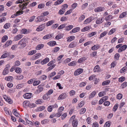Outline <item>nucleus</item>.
Masks as SVG:
<instances>
[{
  "mask_svg": "<svg viewBox=\"0 0 127 127\" xmlns=\"http://www.w3.org/2000/svg\"><path fill=\"white\" fill-rule=\"evenodd\" d=\"M28 39V38H25L22 39L18 42V45H20L21 48H23L26 46V42Z\"/></svg>",
  "mask_w": 127,
  "mask_h": 127,
  "instance_id": "1",
  "label": "nucleus"
},
{
  "mask_svg": "<svg viewBox=\"0 0 127 127\" xmlns=\"http://www.w3.org/2000/svg\"><path fill=\"white\" fill-rule=\"evenodd\" d=\"M105 8L102 6H99L95 8L94 10L95 12H99L104 11Z\"/></svg>",
  "mask_w": 127,
  "mask_h": 127,
  "instance_id": "2",
  "label": "nucleus"
},
{
  "mask_svg": "<svg viewBox=\"0 0 127 127\" xmlns=\"http://www.w3.org/2000/svg\"><path fill=\"white\" fill-rule=\"evenodd\" d=\"M104 21L103 18L101 17L97 18L95 21L96 23L97 24H99L102 23Z\"/></svg>",
  "mask_w": 127,
  "mask_h": 127,
  "instance_id": "3",
  "label": "nucleus"
},
{
  "mask_svg": "<svg viewBox=\"0 0 127 127\" xmlns=\"http://www.w3.org/2000/svg\"><path fill=\"white\" fill-rule=\"evenodd\" d=\"M67 97L66 93H64L60 95L58 98V100L63 99Z\"/></svg>",
  "mask_w": 127,
  "mask_h": 127,
  "instance_id": "4",
  "label": "nucleus"
},
{
  "mask_svg": "<svg viewBox=\"0 0 127 127\" xmlns=\"http://www.w3.org/2000/svg\"><path fill=\"white\" fill-rule=\"evenodd\" d=\"M83 69L82 68H79L77 69L74 73L75 76L78 75L82 72Z\"/></svg>",
  "mask_w": 127,
  "mask_h": 127,
  "instance_id": "5",
  "label": "nucleus"
},
{
  "mask_svg": "<svg viewBox=\"0 0 127 127\" xmlns=\"http://www.w3.org/2000/svg\"><path fill=\"white\" fill-rule=\"evenodd\" d=\"M127 46L126 45H124L118 49V52H121L125 50L127 48Z\"/></svg>",
  "mask_w": 127,
  "mask_h": 127,
  "instance_id": "6",
  "label": "nucleus"
},
{
  "mask_svg": "<svg viewBox=\"0 0 127 127\" xmlns=\"http://www.w3.org/2000/svg\"><path fill=\"white\" fill-rule=\"evenodd\" d=\"M41 56V54L40 53H37L33 55L32 57V60H34L40 57Z\"/></svg>",
  "mask_w": 127,
  "mask_h": 127,
  "instance_id": "7",
  "label": "nucleus"
},
{
  "mask_svg": "<svg viewBox=\"0 0 127 127\" xmlns=\"http://www.w3.org/2000/svg\"><path fill=\"white\" fill-rule=\"evenodd\" d=\"M77 45L76 42H72L69 45L68 47L70 48H73L76 47Z\"/></svg>",
  "mask_w": 127,
  "mask_h": 127,
  "instance_id": "8",
  "label": "nucleus"
},
{
  "mask_svg": "<svg viewBox=\"0 0 127 127\" xmlns=\"http://www.w3.org/2000/svg\"><path fill=\"white\" fill-rule=\"evenodd\" d=\"M80 30V29L79 27H76L73 29L71 31L70 33H74L78 32Z\"/></svg>",
  "mask_w": 127,
  "mask_h": 127,
  "instance_id": "9",
  "label": "nucleus"
},
{
  "mask_svg": "<svg viewBox=\"0 0 127 127\" xmlns=\"http://www.w3.org/2000/svg\"><path fill=\"white\" fill-rule=\"evenodd\" d=\"M49 61V59L48 58H46L41 62V64L42 65L45 64Z\"/></svg>",
  "mask_w": 127,
  "mask_h": 127,
  "instance_id": "10",
  "label": "nucleus"
},
{
  "mask_svg": "<svg viewBox=\"0 0 127 127\" xmlns=\"http://www.w3.org/2000/svg\"><path fill=\"white\" fill-rule=\"evenodd\" d=\"M24 97L26 99L30 98L31 97V93H27L24 95Z\"/></svg>",
  "mask_w": 127,
  "mask_h": 127,
  "instance_id": "11",
  "label": "nucleus"
},
{
  "mask_svg": "<svg viewBox=\"0 0 127 127\" xmlns=\"http://www.w3.org/2000/svg\"><path fill=\"white\" fill-rule=\"evenodd\" d=\"M44 27L45 26L43 25H40L37 28L36 30L38 32L42 31L44 29Z\"/></svg>",
  "mask_w": 127,
  "mask_h": 127,
  "instance_id": "12",
  "label": "nucleus"
},
{
  "mask_svg": "<svg viewBox=\"0 0 127 127\" xmlns=\"http://www.w3.org/2000/svg\"><path fill=\"white\" fill-rule=\"evenodd\" d=\"M53 35L52 34H47L43 37V39H48L51 38L52 36Z\"/></svg>",
  "mask_w": 127,
  "mask_h": 127,
  "instance_id": "13",
  "label": "nucleus"
},
{
  "mask_svg": "<svg viewBox=\"0 0 127 127\" xmlns=\"http://www.w3.org/2000/svg\"><path fill=\"white\" fill-rule=\"evenodd\" d=\"M100 48L99 45L98 44L95 45L92 47L91 49L94 51H95L99 49Z\"/></svg>",
  "mask_w": 127,
  "mask_h": 127,
  "instance_id": "14",
  "label": "nucleus"
},
{
  "mask_svg": "<svg viewBox=\"0 0 127 127\" xmlns=\"http://www.w3.org/2000/svg\"><path fill=\"white\" fill-rule=\"evenodd\" d=\"M44 44H42L38 45L36 47L35 49L37 50H39L42 48L44 47Z\"/></svg>",
  "mask_w": 127,
  "mask_h": 127,
  "instance_id": "15",
  "label": "nucleus"
},
{
  "mask_svg": "<svg viewBox=\"0 0 127 127\" xmlns=\"http://www.w3.org/2000/svg\"><path fill=\"white\" fill-rule=\"evenodd\" d=\"M56 44V41H50L47 43V44L51 46H53Z\"/></svg>",
  "mask_w": 127,
  "mask_h": 127,
  "instance_id": "16",
  "label": "nucleus"
},
{
  "mask_svg": "<svg viewBox=\"0 0 127 127\" xmlns=\"http://www.w3.org/2000/svg\"><path fill=\"white\" fill-rule=\"evenodd\" d=\"M23 37V35L22 34H19L16 36L14 37V39L15 41H17Z\"/></svg>",
  "mask_w": 127,
  "mask_h": 127,
  "instance_id": "17",
  "label": "nucleus"
},
{
  "mask_svg": "<svg viewBox=\"0 0 127 127\" xmlns=\"http://www.w3.org/2000/svg\"><path fill=\"white\" fill-rule=\"evenodd\" d=\"M86 60V58L85 57L81 58L78 60L77 61V63H81Z\"/></svg>",
  "mask_w": 127,
  "mask_h": 127,
  "instance_id": "18",
  "label": "nucleus"
},
{
  "mask_svg": "<svg viewBox=\"0 0 127 127\" xmlns=\"http://www.w3.org/2000/svg\"><path fill=\"white\" fill-rule=\"evenodd\" d=\"M112 19V16L111 15H109L107 16L105 18V20L107 22Z\"/></svg>",
  "mask_w": 127,
  "mask_h": 127,
  "instance_id": "19",
  "label": "nucleus"
},
{
  "mask_svg": "<svg viewBox=\"0 0 127 127\" xmlns=\"http://www.w3.org/2000/svg\"><path fill=\"white\" fill-rule=\"evenodd\" d=\"M92 21V17H89L84 22V24H86L89 23Z\"/></svg>",
  "mask_w": 127,
  "mask_h": 127,
  "instance_id": "20",
  "label": "nucleus"
},
{
  "mask_svg": "<svg viewBox=\"0 0 127 127\" xmlns=\"http://www.w3.org/2000/svg\"><path fill=\"white\" fill-rule=\"evenodd\" d=\"M75 38V37L73 36H71L68 37L66 38L67 42H70L74 40Z\"/></svg>",
  "mask_w": 127,
  "mask_h": 127,
  "instance_id": "21",
  "label": "nucleus"
},
{
  "mask_svg": "<svg viewBox=\"0 0 127 127\" xmlns=\"http://www.w3.org/2000/svg\"><path fill=\"white\" fill-rule=\"evenodd\" d=\"M78 124V122L77 120H73L72 122V125L73 127H76Z\"/></svg>",
  "mask_w": 127,
  "mask_h": 127,
  "instance_id": "22",
  "label": "nucleus"
},
{
  "mask_svg": "<svg viewBox=\"0 0 127 127\" xmlns=\"http://www.w3.org/2000/svg\"><path fill=\"white\" fill-rule=\"evenodd\" d=\"M91 28V27L90 26L85 27L81 30V31L82 32H85L88 31Z\"/></svg>",
  "mask_w": 127,
  "mask_h": 127,
  "instance_id": "23",
  "label": "nucleus"
},
{
  "mask_svg": "<svg viewBox=\"0 0 127 127\" xmlns=\"http://www.w3.org/2000/svg\"><path fill=\"white\" fill-rule=\"evenodd\" d=\"M99 65H96L94 67L93 71L94 72H97L99 70Z\"/></svg>",
  "mask_w": 127,
  "mask_h": 127,
  "instance_id": "24",
  "label": "nucleus"
},
{
  "mask_svg": "<svg viewBox=\"0 0 127 127\" xmlns=\"http://www.w3.org/2000/svg\"><path fill=\"white\" fill-rule=\"evenodd\" d=\"M12 41L11 40L7 41L4 46V47L5 48H6V47L9 46L12 43Z\"/></svg>",
  "mask_w": 127,
  "mask_h": 127,
  "instance_id": "25",
  "label": "nucleus"
},
{
  "mask_svg": "<svg viewBox=\"0 0 127 127\" xmlns=\"http://www.w3.org/2000/svg\"><path fill=\"white\" fill-rule=\"evenodd\" d=\"M63 34L62 33H59L55 37V38L57 39L58 40L62 38L63 36Z\"/></svg>",
  "mask_w": 127,
  "mask_h": 127,
  "instance_id": "26",
  "label": "nucleus"
},
{
  "mask_svg": "<svg viewBox=\"0 0 127 127\" xmlns=\"http://www.w3.org/2000/svg\"><path fill=\"white\" fill-rule=\"evenodd\" d=\"M45 108V107L44 106H42L39 107H38L37 108V111H42Z\"/></svg>",
  "mask_w": 127,
  "mask_h": 127,
  "instance_id": "27",
  "label": "nucleus"
},
{
  "mask_svg": "<svg viewBox=\"0 0 127 127\" xmlns=\"http://www.w3.org/2000/svg\"><path fill=\"white\" fill-rule=\"evenodd\" d=\"M110 83V81L107 80L103 82L102 83V85L105 86L109 84Z\"/></svg>",
  "mask_w": 127,
  "mask_h": 127,
  "instance_id": "28",
  "label": "nucleus"
},
{
  "mask_svg": "<svg viewBox=\"0 0 127 127\" xmlns=\"http://www.w3.org/2000/svg\"><path fill=\"white\" fill-rule=\"evenodd\" d=\"M37 22H40L44 20V19L42 16H38L37 18Z\"/></svg>",
  "mask_w": 127,
  "mask_h": 127,
  "instance_id": "29",
  "label": "nucleus"
},
{
  "mask_svg": "<svg viewBox=\"0 0 127 127\" xmlns=\"http://www.w3.org/2000/svg\"><path fill=\"white\" fill-rule=\"evenodd\" d=\"M108 33L107 31H105L101 33L100 35L99 38L101 39L104 36H105Z\"/></svg>",
  "mask_w": 127,
  "mask_h": 127,
  "instance_id": "30",
  "label": "nucleus"
},
{
  "mask_svg": "<svg viewBox=\"0 0 127 127\" xmlns=\"http://www.w3.org/2000/svg\"><path fill=\"white\" fill-rule=\"evenodd\" d=\"M73 27V26L72 25H69L65 27V30L67 31H69L72 29Z\"/></svg>",
  "mask_w": 127,
  "mask_h": 127,
  "instance_id": "31",
  "label": "nucleus"
},
{
  "mask_svg": "<svg viewBox=\"0 0 127 127\" xmlns=\"http://www.w3.org/2000/svg\"><path fill=\"white\" fill-rule=\"evenodd\" d=\"M96 94V93L95 91H93L90 95L89 97V99H91L94 97Z\"/></svg>",
  "mask_w": 127,
  "mask_h": 127,
  "instance_id": "32",
  "label": "nucleus"
},
{
  "mask_svg": "<svg viewBox=\"0 0 127 127\" xmlns=\"http://www.w3.org/2000/svg\"><path fill=\"white\" fill-rule=\"evenodd\" d=\"M37 88L38 89L37 90V92L38 93L41 92L43 89V88L40 85L38 86Z\"/></svg>",
  "mask_w": 127,
  "mask_h": 127,
  "instance_id": "33",
  "label": "nucleus"
},
{
  "mask_svg": "<svg viewBox=\"0 0 127 127\" xmlns=\"http://www.w3.org/2000/svg\"><path fill=\"white\" fill-rule=\"evenodd\" d=\"M76 64V61H73L68 64V65L70 66H75Z\"/></svg>",
  "mask_w": 127,
  "mask_h": 127,
  "instance_id": "34",
  "label": "nucleus"
},
{
  "mask_svg": "<svg viewBox=\"0 0 127 127\" xmlns=\"http://www.w3.org/2000/svg\"><path fill=\"white\" fill-rule=\"evenodd\" d=\"M26 1H27L26 2L23 3V6L22 7V8H21L22 10H23L25 8H26V6L29 3V1H27V0Z\"/></svg>",
  "mask_w": 127,
  "mask_h": 127,
  "instance_id": "35",
  "label": "nucleus"
},
{
  "mask_svg": "<svg viewBox=\"0 0 127 127\" xmlns=\"http://www.w3.org/2000/svg\"><path fill=\"white\" fill-rule=\"evenodd\" d=\"M64 1V0H58L55 2L54 5H57L58 4H59L63 2Z\"/></svg>",
  "mask_w": 127,
  "mask_h": 127,
  "instance_id": "36",
  "label": "nucleus"
},
{
  "mask_svg": "<svg viewBox=\"0 0 127 127\" xmlns=\"http://www.w3.org/2000/svg\"><path fill=\"white\" fill-rule=\"evenodd\" d=\"M8 38V36L6 35H4L3 37L1 39V42H4L6 41L7 40Z\"/></svg>",
  "mask_w": 127,
  "mask_h": 127,
  "instance_id": "37",
  "label": "nucleus"
},
{
  "mask_svg": "<svg viewBox=\"0 0 127 127\" xmlns=\"http://www.w3.org/2000/svg\"><path fill=\"white\" fill-rule=\"evenodd\" d=\"M9 71L7 68H5L2 72V74L3 75H5L7 74Z\"/></svg>",
  "mask_w": 127,
  "mask_h": 127,
  "instance_id": "38",
  "label": "nucleus"
},
{
  "mask_svg": "<svg viewBox=\"0 0 127 127\" xmlns=\"http://www.w3.org/2000/svg\"><path fill=\"white\" fill-rule=\"evenodd\" d=\"M9 55V53L8 52L5 53L3 54L1 57V59L7 57Z\"/></svg>",
  "mask_w": 127,
  "mask_h": 127,
  "instance_id": "39",
  "label": "nucleus"
},
{
  "mask_svg": "<svg viewBox=\"0 0 127 127\" xmlns=\"http://www.w3.org/2000/svg\"><path fill=\"white\" fill-rule=\"evenodd\" d=\"M13 113L16 117H18L20 116L19 114L17 111L16 110H13L12 111Z\"/></svg>",
  "mask_w": 127,
  "mask_h": 127,
  "instance_id": "40",
  "label": "nucleus"
},
{
  "mask_svg": "<svg viewBox=\"0 0 127 127\" xmlns=\"http://www.w3.org/2000/svg\"><path fill=\"white\" fill-rule=\"evenodd\" d=\"M86 111V109L85 108H82L80 110V114H82L84 113Z\"/></svg>",
  "mask_w": 127,
  "mask_h": 127,
  "instance_id": "41",
  "label": "nucleus"
},
{
  "mask_svg": "<svg viewBox=\"0 0 127 127\" xmlns=\"http://www.w3.org/2000/svg\"><path fill=\"white\" fill-rule=\"evenodd\" d=\"M127 69V67L126 66L124 67H123L120 70V73H123L126 71Z\"/></svg>",
  "mask_w": 127,
  "mask_h": 127,
  "instance_id": "42",
  "label": "nucleus"
},
{
  "mask_svg": "<svg viewBox=\"0 0 127 127\" xmlns=\"http://www.w3.org/2000/svg\"><path fill=\"white\" fill-rule=\"evenodd\" d=\"M54 22L55 21L53 20L49 21L47 24V26H49L53 24L54 23Z\"/></svg>",
  "mask_w": 127,
  "mask_h": 127,
  "instance_id": "43",
  "label": "nucleus"
},
{
  "mask_svg": "<svg viewBox=\"0 0 127 127\" xmlns=\"http://www.w3.org/2000/svg\"><path fill=\"white\" fill-rule=\"evenodd\" d=\"M37 51L35 50H33L29 52L28 53V55H32L33 54L35 53Z\"/></svg>",
  "mask_w": 127,
  "mask_h": 127,
  "instance_id": "44",
  "label": "nucleus"
},
{
  "mask_svg": "<svg viewBox=\"0 0 127 127\" xmlns=\"http://www.w3.org/2000/svg\"><path fill=\"white\" fill-rule=\"evenodd\" d=\"M10 24L9 23H7L5 24L4 26V28L5 29L9 28L10 27Z\"/></svg>",
  "mask_w": 127,
  "mask_h": 127,
  "instance_id": "45",
  "label": "nucleus"
},
{
  "mask_svg": "<svg viewBox=\"0 0 127 127\" xmlns=\"http://www.w3.org/2000/svg\"><path fill=\"white\" fill-rule=\"evenodd\" d=\"M84 104V102L83 100L82 101L78 104L79 108H81Z\"/></svg>",
  "mask_w": 127,
  "mask_h": 127,
  "instance_id": "46",
  "label": "nucleus"
},
{
  "mask_svg": "<svg viewBox=\"0 0 127 127\" xmlns=\"http://www.w3.org/2000/svg\"><path fill=\"white\" fill-rule=\"evenodd\" d=\"M116 31V29L115 28H113L111 29L108 33L109 35H111L114 33Z\"/></svg>",
  "mask_w": 127,
  "mask_h": 127,
  "instance_id": "47",
  "label": "nucleus"
},
{
  "mask_svg": "<svg viewBox=\"0 0 127 127\" xmlns=\"http://www.w3.org/2000/svg\"><path fill=\"white\" fill-rule=\"evenodd\" d=\"M30 103L29 101H24L23 103V105L24 107L28 106Z\"/></svg>",
  "mask_w": 127,
  "mask_h": 127,
  "instance_id": "48",
  "label": "nucleus"
},
{
  "mask_svg": "<svg viewBox=\"0 0 127 127\" xmlns=\"http://www.w3.org/2000/svg\"><path fill=\"white\" fill-rule=\"evenodd\" d=\"M13 79V77L12 76L7 77L5 78V79L6 80L8 81H11Z\"/></svg>",
  "mask_w": 127,
  "mask_h": 127,
  "instance_id": "49",
  "label": "nucleus"
},
{
  "mask_svg": "<svg viewBox=\"0 0 127 127\" xmlns=\"http://www.w3.org/2000/svg\"><path fill=\"white\" fill-rule=\"evenodd\" d=\"M40 83V81L39 80L34 81L33 83V85L34 86H36L38 85Z\"/></svg>",
  "mask_w": 127,
  "mask_h": 127,
  "instance_id": "50",
  "label": "nucleus"
},
{
  "mask_svg": "<svg viewBox=\"0 0 127 127\" xmlns=\"http://www.w3.org/2000/svg\"><path fill=\"white\" fill-rule=\"evenodd\" d=\"M85 16L84 15H82L79 18L78 21L80 22L82 21L85 18Z\"/></svg>",
  "mask_w": 127,
  "mask_h": 127,
  "instance_id": "51",
  "label": "nucleus"
},
{
  "mask_svg": "<svg viewBox=\"0 0 127 127\" xmlns=\"http://www.w3.org/2000/svg\"><path fill=\"white\" fill-rule=\"evenodd\" d=\"M22 71L21 69L20 68L17 67L15 69V71L17 73H21Z\"/></svg>",
  "mask_w": 127,
  "mask_h": 127,
  "instance_id": "52",
  "label": "nucleus"
},
{
  "mask_svg": "<svg viewBox=\"0 0 127 127\" xmlns=\"http://www.w3.org/2000/svg\"><path fill=\"white\" fill-rule=\"evenodd\" d=\"M126 12H124L122 13L120 15L119 18H122L125 17L126 15Z\"/></svg>",
  "mask_w": 127,
  "mask_h": 127,
  "instance_id": "53",
  "label": "nucleus"
},
{
  "mask_svg": "<svg viewBox=\"0 0 127 127\" xmlns=\"http://www.w3.org/2000/svg\"><path fill=\"white\" fill-rule=\"evenodd\" d=\"M21 32L22 33L24 34H26L28 33L27 30L25 29H22L21 31Z\"/></svg>",
  "mask_w": 127,
  "mask_h": 127,
  "instance_id": "54",
  "label": "nucleus"
},
{
  "mask_svg": "<svg viewBox=\"0 0 127 127\" xmlns=\"http://www.w3.org/2000/svg\"><path fill=\"white\" fill-rule=\"evenodd\" d=\"M125 77L123 76H122L119 79V81L120 82H122L125 80Z\"/></svg>",
  "mask_w": 127,
  "mask_h": 127,
  "instance_id": "55",
  "label": "nucleus"
},
{
  "mask_svg": "<svg viewBox=\"0 0 127 127\" xmlns=\"http://www.w3.org/2000/svg\"><path fill=\"white\" fill-rule=\"evenodd\" d=\"M42 103V99H38L36 100L35 103L36 104H38Z\"/></svg>",
  "mask_w": 127,
  "mask_h": 127,
  "instance_id": "56",
  "label": "nucleus"
},
{
  "mask_svg": "<svg viewBox=\"0 0 127 127\" xmlns=\"http://www.w3.org/2000/svg\"><path fill=\"white\" fill-rule=\"evenodd\" d=\"M110 122L109 121L106 122L104 125V127H109L110 125Z\"/></svg>",
  "mask_w": 127,
  "mask_h": 127,
  "instance_id": "57",
  "label": "nucleus"
},
{
  "mask_svg": "<svg viewBox=\"0 0 127 127\" xmlns=\"http://www.w3.org/2000/svg\"><path fill=\"white\" fill-rule=\"evenodd\" d=\"M23 86V84H19L17 85L16 87L17 89H19L22 88Z\"/></svg>",
  "mask_w": 127,
  "mask_h": 127,
  "instance_id": "58",
  "label": "nucleus"
},
{
  "mask_svg": "<svg viewBox=\"0 0 127 127\" xmlns=\"http://www.w3.org/2000/svg\"><path fill=\"white\" fill-rule=\"evenodd\" d=\"M56 65L55 64H53L51 66H50L49 67H48L47 68V69L49 71H50L51 70L53 69L55 67Z\"/></svg>",
  "mask_w": 127,
  "mask_h": 127,
  "instance_id": "59",
  "label": "nucleus"
},
{
  "mask_svg": "<svg viewBox=\"0 0 127 127\" xmlns=\"http://www.w3.org/2000/svg\"><path fill=\"white\" fill-rule=\"evenodd\" d=\"M105 94V92L104 91L100 92L99 93L98 95L99 97H101L104 96Z\"/></svg>",
  "mask_w": 127,
  "mask_h": 127,
  "instance_id": "60",
  "label": "nucleus"
},
{
  "mask_svg": "<svg viewBox=\"0 0 127 127\" xmlns=\"http://www.w3.org/2000/svg\"><path fill=\"white\" fill-rule=\"evenodd\" d=\"M23 76L21 75L17 76L16 79L18 80H21L23 78Z\"/></svg>",
  "mask_w": 127,
  "mask_h": 127,
  "instance_id": "61",
  "label": "nucleus"
},
{
  "mask_svg": "<svg viewBox=\"0 0 127 127\" xmlns=\"http://www.w3.org/2000/svg\"><path fill=\"white\" fill-rule=\"evenodd\" d=\"M34 81H35V78L32 79L28 81L27 82V83L29 84H32L33 83Z\"/></svg>",
  "mask_w": 127,
  "mask_h": 127,
  "instance_id": "62",
  "label": "nucleus"
},
{
  "mask_svg": "<svg viewBox=\"0 0 127 127\" xmlns=\"http://www.w3.org/2000/svg\"><path fill=\"white\" fill-rule=\"evenodd\" d=\"M62 6L63 7L62 9L65 11V9L68 8V5L67 4H64L62 5Z\"/></svg>",
  "mask_w": 127,
  "mask_h": 127,
  "instance_id": "63",
  "label": "nucleus"
},
{
  "mask_svg": "<svg viewBox=\"0 0 127 127\" xmlns=\"http://www.w3.org/2000/svg\"><path fill=\"white\" fill-rule=\"evenodd\" d=\"M60 48L59 47H56L54 48L53 50V51L55 52H56L58 51L60 49Z\"/></svg>",
  "mask_w": 127,
  "mask_h": 127,
  "instance_id": "64",
  "label": "nucleus"
}]
</instances>
